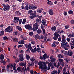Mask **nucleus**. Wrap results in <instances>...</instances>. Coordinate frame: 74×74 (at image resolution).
Returning a JSON list of instances; mask_svg holds the SVG:
<instances>
[{
  "mask_svg": "<svg viewBox=\"0 0 74 74\" xmlns=\"http://www.w3.org/2000/svg\"><path fill=\"white\" fill-rule=\"evenodd\" d=\"M56 31H57L56 32L53 34L54 36L53 37V39L54 40H56L58 38V37L59 36L58 40V41H61L62 40V38L60 37V35H59V34L63 33H64V31L63 30H61V32L60 29H58L56 30Z\"/></svg>",
  "mask_w": 74,
  "mask_h": 74,
  "instance_id": "obj_1",
  "label": "nucleus"
},
{
  "mask_svg": "<svg viewBox=\"0 0 74 74\" xmlns=\"http://www.w3.org/2000/svg\"><path fill=\"white\" fill-rule=\"evenodd\" d=\"M36 21V23H35V24H34L33 26V27L32 28V30L34 32H36L38 29V27L39 26V25L38 24L40 25V23H42L41 19L40 20L38 18H37Z\"/></svg>",
  "mask_w": 74,
  "mask_h": 74,
  "instance_id": "obj_2",
  "label": "nucleus"
},
{
  "mask_svg": "<svg viewBox=\"0 0 74 74\" xmlns=\"http://www.w3.org/2000/svg\"><path fill=\"white\" fill-rule=\"evenodd\" d=\"M2 5L3 7V10L4 11H9L10 9V6L8 4L5 5V4L3 3Z\"/></svg>",
  "mask_w": 74,
  "mask_h": 74,
  "instance_id": "obj_3",
  "label": "nucleus"
},
{
  "mask_svg": "<svg viewBox=\"0 0 74 74\" xmlns=\"http://www.w3.org/2000/svg\"><path fill=\"white\" fill-rule=\"evenodd\" d=\"M17 70L18 71V72H21V73L23 72L24 74H26V71H25V67H23V68L21 67L20 66H18L17 68Z\"/></svg>",
  "mask_w": 74,
  "mask_h": 74,
  "instance_id": "obj_4",
  "label": "nucleus"
},
{
  "mask_svg": "<svg viewBox=\"0 0 74 74\" xmlns=\"http://www.w3.org/2000/svg\"><path fill=\"white\" fill-rule=\"evenodd\" d=\"M34 13H30V16H29V18L31 19H33L34 18H36V15H37V13H36V12L34 11Z\"/></svg>",
  "mask_w": 74,
  "mask_h": 74,
  "instance_id": "obj_5",
  "label": "nucleus"
},
{
  "mask_svg": "<svg viewBox=\"0 0 74 74\" xmlns=\"http://www.w3.org/2000/svg\"><path fill=\"white\" fill-rule=\"evenodd\" d=\"M66 39H62L61 40L62 43H61V46L62 47H64V45H67V42H66Z\"/></svg>",
  "mask_w": 74,
  "mask_h": 74,
  "instance_id": "obj_6",
  "label": "nucleus"
},
{
  "mask_svg": "<svg viewBox=\"0 0 74 74\" xmlns=\"http://www.w3.org/2000/svg\"><path fill=\"white\" fill-rule=\"evenodd\" d=\"M28 8L29 10H34L35 9L37 8V6H34L33 4H31L29 5Z\"/></svg>",
  "mask_w": 74,
  "mask_h": 74,
  "instance_id": "obj_7",
  "label": "nucleus"
},
{
  "mask_svg": "<svg viewBox=\"0 0 74 74\" xmlns=\"http://www.w3.org/2000/svg\"><path fill=\"white\" fill-rule=\"evenodd\" d=\"M12 32V29H10V26H8L5 30V32H8V33H11Z\"/></svg>",
  "mask_w": 74,
  "mask_h": 74,
  "instance_id": "obj_8",
  "label": "nucleus"
},
{
  "mask_svg": "<svg viewBox=\"0 0 74 74\" xmlns=\"http://www.w3.org/2000/svg\"><path fill=\"white\" fill-rule=\"evenodd\" d=\"M24 26L26 29L30 30V29H32V27H31V26L29 25V24L26 25H25Z\"/></svg>",
  "mask_w": 74,
  "mask_h": 74,
  "instance_id": "obj_9",
  "label": "nucleus"
},
{
  "mask_svg": "<svg viewBox=\"0 0 74 74\" xmlns=\"http://www.w3.org/2000/svg\"><path fill=\"white\" fill-rule=\"evenodd\" d=\"M40 69H41L42 70H44V72L47 71V66H43V67L42 66Z\"/></svg>",
  "mask_w": 74,
  "mask_h": 74,
  "instance_id": "obj_10",
  "label": "nucleus"
},
{
  "mask_svg": "<svg viewBox=\"0 0 74 74\" xmlns=\"http://www.w3.org/2000/svg\"><path fill=\"white\" fill-rule=\"evenodd\" d=\"M19 56L20 57L19 60L20 61L24 60V59H23V54H21L20 55H19Z\"/></svg>",
  "mask_w": 74,
  "mask_h": 74,
  "instance_id": "obj_11",
  "label": "nucleus"
},
{
  "mask_svg": "<svg viewBox=\"0 0 74 74\" xmlns=\"http://www.w3.org/2000/svg\"><path fill=\"white\" fill-rule=\"evenodd\" d=\"M49 13L50 15H53V10L51 9L49 10Z\"/></svg>",
  "mask_w": 74,
  "mask_h": 74,
  "instance_id": "obj_12",
  "label": "nucleus"
},
{
  "mask_svg": "<svg viewBox=\"0 0 74 74\" xmlns=\"http://www.w3.org/2000/svg\"><path fill=\"white\" fill-rule=\"evenodd\" d=\"M42 31H43L42 34L43 35L45 34V37H47L48 36V34L47 33H45V30L44 29H42Z\"/></svg>",
  "mask_w": 74,
  "mask_h": 74,
  "instance_id": "obj_13",
  "label": "nucleus"
},
{
  "mask_svg": "<svg viewBox=\"0 0 74 74\" xmlns=\"http://www.w3.org/2000/svg\"><path fill=\"white\" fill-rule=\"evenodd\" d=\"M15 13L16 15H18V16H21V13L19 11H16L15 12Z\"/></svg>",
  "mask_w": 74,
  "mask_h": 74,
  "instance_id": "obj_14",
  "label": "nucleus"
},
{
  "mask_svg": "<svg viewBox=\"0 0 74 74\" xmlns=\"http://www.w3.org/2000/svg\"><path fill=\"white\" fill-rule=\"evenodd\" d=\"M68 56H71L73 54V52L71 51H69L68 52Z\"/></svg>",
  "mask_w": 74,
  "mask_h": 74,
  "instance_id": "obj_15",
  "label": "nucleus"
},
{
  "mask_svg": "<svg viewBox=\"0 0 74 74\" xmlns=\"http://www.w3.org/2000/svg\"><path fill=\"white\" fill-rule=\"evenodd\" d=\"M38 65L40 66H39V69H40V68L42 66H43V65H42V62L41 61H39L38 63Z\"/></svg>",
  "mask_w": 74,
  "mask_h": 74,
  "instance_id": "obj_16",
  "label": "nucleus"
},
{
  "mask_svg": "<svg viewBox=\"0 0 74 74\" xmlns=\"http://www.w3.org/2000/svg\"><path fill=\"white\" fill-rule=\"evenodd\" d=\"M47 4L49 5H53V3L51 2V1H49L47 2Z\"/></svg>",
  "mask_w": 74,
  "mask_h": 74,
  "instance_id": "obj_17",
  "label": "nucleus"
},
{
  "mask_svg": "<svg viewBox=\"0 0 74 74\" xmlns=\"http://www.w3.org/2000/svg\"><path fill=\"white\" fill-rule=\"evenodd\" d=\"M52 57H51L50 58V59H51L50 60V61L51 63H53V62H55V60L56 59L54 58H52Z\"/></svg>",
  "mask_w": 74,
  "mask_h": 74,
  "instance_id": "obj_18",
  "label": "nucleus"
},
{
  "mask_svg": "<svg viewBox=\"0 0 74 74\" xmlns=\"http://www.w3.org/2000/svg\"><path fill=\"white\" fill-rule=\"evenodd\" d=\"M16 27L18 30L20 32H21V31L22 30V29L21 27L20 26H16Z\"/></svg>",
  "mask_w": 74,
  "mask_h": 74,
  "instance_id": "obj_19",
  "label": "nucleus"
},
{
  "mask_svg": "<svg viewBox=\"0 0 74 74\" xmlns=\"http://www.w3.org/2000/svg\"><path fill=\"white\" fill-rule=\"evenodd\" d=\"M13 40L14 41V42H18V39L17 38H13Z\"/></svg>",
  "mask_w": 74,
  "mask_h": 74,
  "instance_id": "obj_20",
  "label": "nucleus"
},
{
  "mask_svg": "<svg viewBox=\"0 0 74 74\" xmlns=\"http://www.w3.org/2000/svg\"><path fill=\"white\" fill-rule=\"evenodd\" d=\"M18 44L20 45H23L24 44V43H25V41L22 40L21 42L19 41L18 42Z\"/></svg>",
  "mask_w": 74,
  "mask_h": 74,
  "instance_id": "obj_21",
  "label": "nucleus"
},
{
  "mask_svg": "<svg viewBox=\"0 0 74 74\" xmlns=\"http://www.w3.org/2000/svg\"><path fill=\"white\" fill-rule=\"evenodd\" d=\"M51 29L52 31L53 30L54 32H55L56 30V27L55 26H54L53 27H51Z\"/></svg>",
  "mask_w": 74,
  "mask_h": 74,
  "instance_id": "obj_22",
  "label": "nucleus"
},
{
  "mask_svg": "<svg viewBox=\"0 0 74 74\" xmlns=\"http://www.w3.org/2000/svg\"><path fill=\"white\" fill-rule=\"evenodd\" d=\"M14 20H15L16 21H17V22H19V18L18 17H14Z\"/></svg>",
  "mask_w": 74,
  "mask_h": 74,
  "instance_id": "obj_23",
  "label": "nucleus"
},
{
  "mask_svg": "<svg viewBox=\"0 0 74 74\" xmlns=\"http://www.w3.org/2000/svg\"><path fill=\"white\" fill-rule=\"evenodd\" d=\"M58 59H61V58H63V57L62 54H60L58 55Z\"/></svg>",
  "mask_w": 74,
  "mask_h": 74,
  "instance_id": "obj_24",
  "label": "nucleus"
},
{
  "mask_svg": "<svg viewBox=\"0 0 74 74\" xmlns=\"http://www.w3.org/2000/svg\"><path fill=\"white\" fill-rule=\"evenodd\" d=\"M43 10V9L41 8L40 9L37 10V12H38L39 14H41L42 12V11Z\"/></svg>",
  "mask_w": 74,
  "mask_h": 74,
  "instance_id": "obj_25",
  "label": "nucleus"
},
{
  "mask_svg": "<svg viewBox=\"0 0 74 74\" xmlns=\"http://www.w3.org/2000/svg\"><path fill=\"white\" fill-rule=\"evenodd\" d=\"M35 38L36 40H38V39H39L40 38V37L39 36V35L38 34H36L35 36Z\"/></svg>",
  "mask_w": 74,
  "mask_h": 74,
  "instance_id": "obj_26",
  "label": "nucleus"
},
{
  "mask_svg": "<svg viewBox=\"0 0 74 74\" xmlns=\"http://www.w3.org/2000/svg\"><path fill=\"white\" fill-rule=\"evenodd\" d=\"M31 51L33 52V53H36V47H35L34 49H32Z\"/></svg>",
  "mask_w": 74,
  "mask_h": 74,
  "instance_id": "obj_27",
  "label": "nucleus"
},
{
  "mask_svg": "<svg viewBox=\"0 0 74 74\" xmlns=\"http://www.w3.org/2000/svg\"><path fill=\"white\" fill-rule=\"evenodd\" d=\"M42 32V31L41 29H38L37 30V33L39 34H40Z\"/></svg>",
  "mask_w": 74,
  "mask_h": 74,
  "instance_id": "obj_28",
  "label": "nucleus"
},
{
  "mask_svg": "<svg viewBox=\"0 0 74 74\" xmlns=\"http://www.w3.org/2000/svg\"><path fill=\"white\" fill-rule=\"evenodd\" d=\"M4 55L3 54H1L0 56V59H4Z\"/></svg>",
  "mask_w": 74,
  "mask_h": 74,
  "instance_id": "obj_29",
  "label": "nucleus"
},
{
  "mask_svg": "<svg viewBox=\"0 0 74 74\" xmlns=\"http://www.w3.org/2000/svg\"><path fill=\"white\" fill-rule=\"evenodd\" d=\"M47 54L46 53H45V54L43 56V58L44 60H45L47 59Z\"/></svg>",
  "mask_w": 74,
  "mask_h": 74,
  "instance_id": "obj_30",
  "label": "nucleus"
},
{
  "mask_svg": "<svg viewBox=\"0 0 74 74\" xmlns=\"http://www.w3.org/2000/svg\"><path fill=\"white\" fill-rule=\"evenodd\" d=\"M0 34L1 36H4V31L3 30H2L0 32Z\"/></svg>",
  "mask_w": 74,
  "mask_h": 74,
  "instance_id": "obj_31",
  "label": "nucleus"
},
{
  "mask_svg": "<svg viewBox=\"0 0 74 74\" xmlns=\"http://www.w3.org/2000/svg\"><path fill=\"white\" fill-rule=\"evenodd\" d=\"M20 66H22V67H23L24 66V67H25L26 66V64H25L24 63H20Z\"/></svg>",
  "mask_w": 74,
  "mask_h": 74,
  "instance_id": "obj_32",
  "label": "nucleus"
},
{
  "mask_svg": "<svg viewBox=\"0 0 74 74\" xmlns=\"http://www.w3.org/2000/svg\"><path fill=\"white\" fill-rule=\"evenodd\" d=\"M29 9V7L28 5H27L25 6L24 7V10H26V11H27Z\"/></svg>",
  "mask_w": 74,
  "mask_h": 74,
  "instance_id": "obj_33",
  "label": "nucleus"
},
{
  "mask_svg": "<svg viewBox=\"0 0 74 74\" xmlns=\"http://www.w3.org/2000/svg\"><path fill=\"white\" fill-rule=\"evenodd\" d=\"M26 59L28 61L30 60V56L29 55L27 54L26 55Z\"/></svg>",
  "mask_w": 74,
  "mask_h": 74,
  "instance_id": "obj_34",
  "label": "nucleus"
},
{
  "mask_svg": "<svg viewBox=\"0 0 74 74\" xmlns=\"http://www.w3.org/2000/svg\"><path fill=\"white\" fill-rule=\"evenodd\" d=\"M26 22V18H24L23 20V21L22 22V24L23 25H25V23Z\"/></svg>",
  "mask_w": 74,
  "mask_h": 74,
  "instance_id": "obj_35",
  "label": "nucleus"
},
{
  "mask_svg": "<svg viewBox=\"0 0 74 74\" xmlns=\"http://www.w3.org/2000/svg\"><path fill=\"white\" fill-rule=\"evenodd\" d=\"M51 66L50 63H48V66H47V70H50V68L51 67V66Z\"/></svg>",
  "mask_w": 74,
  "mask_h": 74,
  "instance_id": "obj_36",
  "label": "nucleus"
},
{
  "mask_svg": "<svg viewBox=\"0 0 74 74\" xmlns=\"http://www.w3.org/2000/svg\"><path fill=\"white\" fill-rule=\"evenodd\" d=\"M68 13L69 15H71V14H73V11L72 10H69L68 11Z\"/></svg>",
  "mask_w": 74,
  "mask_h": 74,
  "instance_id": "obj_37",
  "label": "nucleus"
},
{
  "mask_svg": "<svg viewBox=\"0 0 74 74\" xmlns=\"http://www.w3.org/2000/svg\"><path fill=\"white\" fill-rule=\"evenodd\" d=\"M67 44H68V43H67ZM67 44L66 45H64V47H62V48H65V47H67V48H70V47L69 45H67Z\"/></svg>",
  "mask_w": 74,
  "mask_h": 74,
  "instance_id": "obj_38",
  "label": "nucleus"
},
{
  "mask_svg": "<svg viewBox=\"0 0 74 74\" xmlns=\"http://www.w3.org/2000/svg\"><path fill=\"white\" fill-rule=\"evenodd\" d=\"M18 33L17 32H13V34L14 36H17V33Z\"/></svg>",
  "mask_w": 74,
  "mask_h": 74,
  "instance_id": "obj_39",
  "label": "nucleus"
},
{
  "mask_svg": "<svg viewBox=\"0 0 74 74\" xmlns=\"http://www.w3.org/2000/svg\"><path fill=\"white\" fill-rule=\"evenodd\" d=\"M64 55H65L66 56H68V52L67 51H65L64 52Z\"/></svg>",
  "mask_w": 74,
  "mask_h": 74,
  "instance_id": "obj_40",
  "label": "nucleus"
},
{
  "mask_svg": "<svg viewBox=\"0 0 74 74\" xmlns=\"http://www.w3.org/2000/svg\"><path fill=\"white\" fill-rule=\"evenodd\" d=\"M16 66V64L15 63H14V64L13 67V69L14 71H15V70H16L15 69V66Z\"/></svg>",
  "mask_w": 74,
  "mask_h": 74,
  "instance_id": "obj_41",
  "label": "nucleus"
},
{
  "mask_svg": "<svg viewBox=\"0 0 74 74\" xmlns=\"http://www.w3.org/2000/svg\"><path fill=\"white\" fill-rule=\"evenodd\" d=\"M62 40H65L66 39V36L64 35H63L62 36Z\"/></svg>",
  "mask_w": 74,
  "mask_h": 74,
  "instance_id": "obj_42",
  "label": "nucleus"
},
{
  "mask_svg": "<svg viewBox=\"0 0 74 74\" xmlns=\"http://www.w3.org/2000/svg\"><path fill=\"white\" fill-rule=\"evenodd\" d=\"M3 40H8V38L6 36H4L3 38Z\"/></svg>",
  "mask_w": 74,
  "mask_h": 74,
  "instance_id": "obj_43",
  "label": "nucleus"
},
{
  "mask_svg": "<svg viewBox=\"0 0 74 74\" xmlns=\"http://www.w3.org/2000/svg\"><path fill=\"white\" fill-rule=\"evenodd\" d=\"M50 67H51V69H55V67H54V66H53V65H52V64H50Z\"/></svg>",
  "mask_w": 74,
  "mask_h": 74,
  "instance_id": "obj_44",
  "label": "nucleus"
},
{
  "mask_svg": "<svg viewBox=\"0 0 74 74\" xmlns=\"http://www.w3.org/2000/svg\"><path fill=\"white\" fill-rule=\"evenodd\" d=\"M63 71H64L63 74H64V73H66V68L64 67V68Z\"/></svg>",
  "mask_w": 74,
  "mask_h": 74,
  "instance_id": "obj_45",
  "label": "nucleus"
},
{
  "mask_svg": "<svg viewBox=\"0 0 74 74\" xmlns=\"http://www.w3.org/2000/svg\"><path fill=\"white\" fill-rule=\"evenodd\" d=\"M61 64L60 63H59L58 62V65L56 66V67H57V68H59V67H60V65Z\"/></svg>",
  "mask_w": 74,
  "mask_h": 74,
  "instance_id": "obj_46",
  "label": "nucleus"
},
{
  "mask_svg": "<svg viewBox=\"0 0 74 74\" xmlns=\"http://www.w3.org/2000/svg\"><path fill=\"white\" fill-rule=\"evenodd\" d=\"M72 40L71 41V43H73V44H74V38H71Z\"/></svg>",
  "mask_w": 74,
  "mask_h": 74,
  "instance_id": "obj_47",
  "label": "nucleus"
},
{
  "mask_svg": "<svg viewBox=\"0 0 74 74\" xmlns=\"http://www.w3.org/2000/svg\"><path fill=\"white\" fill-rule=\"evenodd\" d=\"M33 34H34V33L33 32H30L29 33V36H33Z\"/></svg>",
  "mask_w": 74,
  "mask_h": 74,
  "instance_id": "obj_48",
  "label": "nucleus"
},
{
  "mask_svg": "<svg viewBox=\"0 0 74 74\" xmlns=\"http://www.w3.org/2000/svg\"><path fill=\"white\" fill-rule=\"evenodd\" d=\"M20 60L19 59H17L15 60V62L16 63H18V62H19Z\"/></svg>",
  "mask_w": 74,
  "mask_h": 74,
  "instance_id": "obj_49",
  "label": "nucleus"
},
{
  "mask_svg": "<svg viewBox=\"0 0 74 74\" xmlns=\"http://www.w3.org/2000/svg\"><path fill=\"white\" fill-rule=\"evenodd\" d=\"M3 1L5 3H10V0H3Z\"/></svg>",
  "mask_w": 74,
  "mask_h": 74,
  "instance_id": "obj_50",
  "label": "nucleus"
},
{
  "mask_svg": "<svg viewBox=\"0 0 74 74\" xmlns=\"http://www.w3.org/2000/svg\"><path fill=\"white\" fill-rule=\"evenodd\" d=\"M73 35L71 34H69L68 36V37H69V38H71V37H73Z\"/></svg>",
  "mask_w": 74,
  "mask_h": 74,
  "instance_id": "obj_51",
  "label": "nucleus"
},
{
  "mask_svg": "<svg viewBox=\"0 0 74 74\" xmlns=\"http://www.w3.org/2000/svg\"><path fill=\"white\" fill-rule=\"evenodd\" d=\"M22 19H21L19 20V24L20 25H21V23H22Z\"/></svg>",
  "mask_w": 74,
  "mask_h": 74,
  "instance_id": "obj_52",
  "label": "nucleus"
},
{
  "mask_svg": "<svg viewBox=\"0 0 74 74\" xmlns=\"http://www.w3.org/2000/svg\"><path fill=\"white\" fill-rule=\"evenodd\" d=\"M71 24H74V20L73 19L71 21Z\"/></svg>",
  "mask_w": 74,
  "mask_h": 74,
  "instance_id": "obj_53",
  "label": "nucleus"
},
{
  "mask_svg": "<svg viewBox=\"0 0 74 74\" xmlns=\"http://www.w3.org/2000/svg\"><path fill=\"white\" fill-rule=\"evenodd\" d=\"M59 62H60V63H62V62H63V60L62 59H59Z\"/></svg>",
  "mask_w": 74,
  "mask_h": 74,
  "instance_id": "obj_54",
  "label": "nucleus"
},
{
  "mask_svg": "<svg viewBox=\"0 0 74 74\" xmlns=\"http://www.w3.org/2000/svg\"><path fill=\"white\" fill-rule=\"evenodd\" d=\"M71 4V5H74V1H72Z\"/></svg>",
  "mask_w": 74,
  "mask_h": 74,
  "instance_id": "obj_55",
  "label": "nucleus"
},
{
  "mask_svg": "<svg viewBox=\"0 0 74 74\" xmlns=\"http://www.w3.org/2000/svg\"><path fill=\"white\" fill-rule=\"evenodd\" d=\"M30 74H34V72L33 70H31L30 71Z\"/></svg>",
  "mask_w": 74,
  "mask_h": 74,
  "instance_id": "obj_56",
  "label": "nucleus"
},
{
  "mask_svg": "<svg viewBox=\"0 0 74 74\" xmlns=\"http://www.w3.org/2000/svg\"><path fill=\"white\" fill-rule=\"evenodd\" d=\"M57 73V71H53V73H51V74H52L53 73L55 74H56V73Z\"/></svg>",
  "mask_w": 74,
  "mask_h": 74,
  "instance_id": "obj_57",
  "label": "nucleus"
},
{
  "mask_svg": "<svg viewBox=\"0 0 74 74\" xmlns=\"http://www.w3.org/2000/svg\"><path fill=\"white\" fill-rule=\"evenodd\" d=\"M66 40L68 42H70V39L69 38H66Z\"/></svg>",
  "mask_w": 74,
  "mask_h": 74,
  "instance_id": "obj_58",
  "label": "nucleus"
},
{
  "mask_svg": "<svg viewBox=\"0 0 74 74\" xmlns=\"http://www.w3.org/2000/svg\"><path fill=\"white\" fill-rule=\"evenodd\" d=\"M64 16H66V15H67V12H64Z\"/></svg>",
  "mask_w": 74,
  "mask_h": 74,
  "instance_id": "obj_59",
  "label": "nucleus"
},
{
  "mask_svg": "<svg viewBox=\"0 0 74 74\" xmlns=\"http://www.w3.org/2000/svg\"><path fill=\"white\" fill-rule=\"evenodd\" d=\"M43 66H47L46 65L47 64H46V62H43Z\"/></svg>",
  "mask_w": 74,
  "mask_h": 74,
  "instance_id": "obj_60",
  "label": "nucleus"
},
{
  "mask_svg": "<svg viewBox=\"0 0 74 74\" xmlns=\"http://www.w3.org/2000/svg\"><path fill=\"white\" fill-rule=\"evenodd\" d=\"M34 60H35V59L34 58H31L30 60L32 61V62H34Z\"/></svg>",
  "mask_w": 74,
  "mask_h": 74,
  "instance_id": "obj_61",
  "label": "nucleus"
},
{
  "mask_svg": "<svg viewBox=\"0 0 74 74\" xmlns=\"http://www.w3.org/2000/svg\"><path fill=\"white\" fill-rule=\"evenodd\" d=\"M69 27V26H68L67 25H66L65 26V29H67Z\"/></svg>",
  "mask_w": 74,
  "mask_h": 74,
  "instance_id": "obj_62",
  "label": "nucleus"
},
{
  "mask_svg": "<svg viewBox=\"0 0 74 74\" xmlns=\"http://www.w3.org/2000/svg\"><path fill=\"white\" fill-rule=\"evenodd\" d=\"M26 52H27L28 53H29L30 51V50H29V49H27Z\"/></svg>",
  "mask_w": 74,
  "mask_h": 74,
  "instance_id": "obj_63",
  "label": "nucleus"
},
{
  "mask_svg": "<svg viewBox=\"0 0 74 74\" xmlns=\"http://www.w3.org/2000/svg\"><path fill=\"white\" fill-rule=\"evenodd\" d=\"M52 47H53V48H55L56 47V45H51Z\"/></svg>",
  "mask_w": 74,
  "mask_h": 74,
  "instance_id": "obj_64",
  "label": "nucleus"
}]
</instances>
